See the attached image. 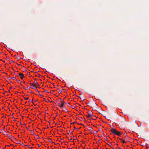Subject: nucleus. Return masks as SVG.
I'll return each instance as SVG.
<instances>
[{"label": "nucleus", "mask_w": 149, "mask_h": 149, "mask_svg": "<svg viewBox=\"0 0 149 149\" xmlns=\"http://www.w3.org/2000/svg\"><path fill=\"white\" fill-rule=\"evenodd\" d=\"M81 125H83L82 124H81Z\"/></svg>", "instance_id": "obj_40"}, {"label": "nucleus", "mask_w": 149, "mask_h": 149, "mask_svg": "<svg viewBox=\"0 0 149 149\" xmlns=\"http://www.w3.org/2000/svg\"><path fill=\"white\" fill-rule=\"evenodd\" d=\"M44 92L46 93H49V92L46 90H45L44 91Z\"/></svg>", "instance_id": "obj_16"}, {"label": "nucleus", "mask_w": 149, "mask_h": 149, "mask_svg": "<svg viewBox=\"0 0 149 149\" xmlns=\"http://www.w3.org/2000/svg\"><path fill=\"white\" fill-rule=\"evenodd\" d=\"M92 116H94V115H93L92 114H88L87 116V118L89 120H90V119H89V118H91V119H92L93 117Z\"/></svg>", "instance_id": "obj_3"}, {"label": "nucleus", "mask_w": 149, "mask_h": 149, "mask_svg": "<svg viewBox=\"0 0 149 149\" xmlns=\"http://www.w3.org/2000/svg\"><path fill=\"white\" fill-rule=\"evenodd\" d=\"M107 117H109V116H107Z\"/></svg>", "instance_id": "obj_39"}, {"label": "nucleus", "mask_w": 149, "mask_h": 149, "mask_svg": "<svg viewBox=\"0 0 149 149\" xmlns=\"http://www.w3.org/2000/svg\"><path fill=\"white\" fill-rule=\"evenodd\" d=\"M38 146L39 147L40 146V145H38Z\"/></svg>", "instance_id": "obj_27"}, {"label": "nucleus", "mask_w": 149, "mask_h": 149, "mask_svg": "<svg viewBox=\"0 0 149 149\" xmlns=\"http://www.w3.org/2000/svg\"><path fill=\"white\" fill-rule=\"evenodd\" d=\"M66 104V103L64 102L63 101H62L61 104L60 106V107L62 108H65V107L63 106V104Z\"/></svg>", "instance_id": "obj_5"}, {"label": "nucleus", "mask_w": 149, "mask_h": 149, "mask_svg": "<svg viewBox=\"0 0 149 149\" xmlns=\"http://www.w3.org/2000/svg\"><path fill=\"white\" fill-rule=\"evenodd\" d=\"M24 99L25 100H28L29 99V98H28V97H25L24 98Z\"/></svg>", "instance_id": "obj_18"}, {"label": "nucleus", "mask_w": 149, "mask_h": 149, "mask_svg": "<svg viewBox=\"0 0 149 149\" xmlns=\"http://www.w3.org/2000/svg\"><path fill=\"white\" fill-rule=\"evenodd\" d=\"M2 61L3 62H4V61H3V60H2Z\"/></svg>", "instance_id": "obj_38"}, {"label": "nucleus", "mask_w": 149, "mask_h": 149, "mask_svg": "<svg viewBox=\"0 0 149 149\" xmlns=\"http://www.w3.org/2000/svg\"><path fill=\"white\" fill-rule=\"evenodd\" d=\"M89 113H92V111H89Z\"/></svg>", "instance_id": "obj_21"}, {"label": "nucleus", "mask_w": 149, "mask_h": 149, "mask_svg": "<svg viewBox=\"0 0 149 149\" xmlns=\"http://www.w3.org/2000/svg\"><path fill=\"white\" fill-rule=\"evenodd\" d=\"M1 88H0V89H1V93H2L3 94H4V92L3 91L2 92L1 91V90H2V91H3V87H1Z\"/></svg>", "instance_id": "obj_8"}, {"label": "nucleus", "mask_w": 149, "mask_h": 149, "mask_svg": "<svg viewBox=\"0 0 149 149\" xmlns=\"http://www.w3.org/2000/svg\"><path fill=\"white\" fill-rule=\"evenodd\" d=\"M28 147H29V148H32V147L30 148V147H29V146Z\"/></svg>", "instance_id": "obj_28"}, {"label": "nucleus", "mask_w": 149, "mask_h": 149, "mask_svg": "<svg viewBox=\"0 0 149 149\" xmlns=\"http://www.w3.org/2000/svg\"><path fill=\"white\" fill-rule=\"evenodd\" d=\"M57 86L58 87V85H57Z\"/></svg>", "instance_id": "obj_35"}, {"label": "nucleus", "mask_w": 149, "mask_h": 149, "mask_svg": "<svg viewBox=\"0 0 149 149\" xmlns=\"http://www.w3.org/2000/svg\"><path fill=\"white\" fill-rule=\"evenodd\" d=\"M2 73H3L4 72H2Z\"/></svg>", "instance_id": "obj_33"}, {"label": "nucleus", "mask_w": 149, "mask_h": 149, "mask_svg": "<svg viewBox=\"0 0 149 149\" xmlns=\"http://www.w3.org/2000/svg\"><path fill=\"white\" fill-rule=\"evenodd\" d=\"M22 123H20V125H22Z\"/></svg>", "instance_id": "obj_31"}, {"label": "nucleus", "mask_w": 149, "mask_h": 149, "mask_svg": "<svg viewBox=\"0 0 149 149\" xmlns=\"http://www.w3.org/2000/svg\"><path fill=\"white\" fill-rule=\"evenodd\" d=\"M110 131L114 134L118 136H120L121 133V132L118 131L114 128L111 129Z\"/></svg>", "instance_id": "obj_1"}, {"label": "nucleus", "mask_w": 149, "mask_h": 149, "mask_svg": "<svg viewBox=\"0 0 149 149\" xmlns=\"http://www.w3.org/2000/svg\"><path fill=\"white\" fill-rule=\"evenodd\" d=\"M110 146L112 148V147L110 145Z\"/></svg>", "instance_id": "obj_32"}, {"label": "nucleus", "mask_w": 149, "mask_h": 149, "mask_svg": "<svg viewBox=\"0 0 149 149\" xmlns=\"http://www.w3.org/2000/svg\"><path fill=\"white\" fill-rule=\"evenodd\" d=\"M62 90H60V91L58 92L59 93V94L61 93V92H62Z\"/></svg>", "instance_id": "obj_19"}, {"label": "nucleus", "mask_w": 149, "mask_h": 149, "mask_svg": "<svg viewBox=\"0 0 149 149\" xmlns=\"http://www.w3.org/2000/svg\"><path fill=\"white\" fill-rule=\"evenodd\" d=\"M88 104H89V103H88V104H87L88 105Z\"/></svg>", "instance_id": "obj_34"}, {"label": "nucleus", "mask_w": 149, "mask_h": 149, "mask_svg": "<svg viewBox=\"0 0 149 149\" xmlns=\"http://www.w3.org/2000/svg\"><path fill=\"white\" fill-rule=\"evenodd\" d=\"M37 136H38V138H38V139H39V136H38V135H37Z\"/></svg>", "instance_id": "obj_22"}, {"label": "nucleus", "mask_w": 149, "mask_h": 149, "mask_svg": "<svg viewBox=\"0 0 149 149\" xmlns=\"http://www.w3.org/2000/svg\"><path fill=\"white\" fill-rule=\"evenodd\" d=\"M31 88L34 89H35L36 90V88H35V87L34 86H32V87H31Z\"/></svg>", "instance_id": "obj_14"}, {"label": "nucleus", "mask_w": 149, "mask_h": 149, "mask_svg": "<svg viewBox=\"0 0 149 149\" xmlns=\"http://www.w3.org/2000/svg\"><path fill=\"white\" fill-rule=\"evenodd\" d=\"M4 117V116H2V118H3V117Z\"/></svg>", "instance_id": "obj_26"}, {"label": "nucleus", "mask_w": 149, "mask_h": 149, "mask_svg": "<svg viewBox=\"0 0 149 149\" xmlns=\"http://www.w3.org/2000/svg\"><path fill=\"white\" fill-rule=\"evenodd\" d=\"M19 76H20V78L21 79H23V78L24 77V74L22 73H20L19 74Z\"/></svg>", "instance_id": "obj_7"}, {"label": "nucleus", "mask_w": 149, "mask_h": 149, "mask_svg": "<svg viewBox=\"0 0 149 149\" xmlns=\"http://www.w3.org/2000/svg\"><path fill=\"white\" fill-rule=\"evenodd\" d=\"M119 149H121L120 148H119Z\"/></svg>", "instance_id": "obj_37"}, {"label": "nucleus", "mask_w": 149, "mask_h": 149, "mask_svg": "<svg viewBox=\"0 0 149 149\" xmlns=\"http://www.w3.org/2000/svg\"><path fill=\"white\" fill-rule=\"evenodd\" d=\"M29 84L31 86H33V83H30Z\"/></svg>", "instance_id": "obj_13"}, {"label": "nucleus", "mask_w": 149, "mask_h": 149, "mask_svg": "<svg viewBox=\"0 0 149 149\" xmlns=\"http://www.w3.org/2000/svg\"><path fill=\"white\" fill-rule=\"evenodd\" d=\"M4 106H3V107H2V109H3V108H4Z\"/></svg>", "instance_id": "obj_24"}, {"label": "nucleus", "mask_w": 149, "mask_h": 149, "mask_svg": "<svg viewBox=\"0 0 149 149\" xmlns=\"http://www.w3.org/2000/svg\"><path fill=\"white\" fill-rule=\"evenodd\" d=\"M23 146H25L24 145H23Z\"/></svg>", "instance_id": "obj_36"}, {"label": "nucleus", "mask_w": 149, "mask_h": 149, "mask_svg": "<svg viewBox=\"0 0 149 149\" xmlns=\"http://www.w3.org/2000/svg\"><path fill=\"white\" fill-rule=\"evenodd\" d=\"M17 58L18 59H20V57L18 56H17Z\"/></svg>", "instance_id": "obj_20"}, {"label": "nucleus", "mask_w": 149, "mask_h": 149, "mask_svg": "<svg viewBox=\"0 0 149 149\" xmlns=\"http://www.w3.org/2000/svg\"><path fill=\"white\" fill-rule=\"evenodd\" d=\"M49 141L50 142H51V141Z\"/></svg>", "instance_id": "obj_41"}, {"label": "nucleus", "mask_w": 149, "mask_h": 149, "mask_svg": "<svg viewBox=\"0 0 149 149\" xmlns=\"http://www.w3.org/2000/svg\"><path fill=\"white\" fill-rule=\"evenodd\" d=\"M80 97L82 99L84 100V97L82 95L81 96V97Z\"/></svg>", "instance_id": "obj_10"}, {"label": "nucleus", "mask_w": 149, "mask_h": 149, "mask_svg": "<svg viewBox=\"0 0 149 149\" xmlns=\"http://www.w3.org/2000/svg\"><path fill=\"white\" fill-rule=\"evenodd\" d=\"M2 55H4V53L3 52H1V56Z\"/></svg>", "instance_id": "obj_15"}, {"label": "nucleus", "mask_w": 149, "mask_h": 149, "mask_svg": "<svg viewBox=\"0 0 149 149\" xmlns=\"http://www.w3.org/2000/svg\"><path fill=\"white\" fill-rule=\"evenodd\" d=\"M92 128L91 127H88V130H91Z\"/></svg>", "instance_id": "obj_11"}, {"label": "nucleus", "mask_w": 149, "mask_h": 149, "mask_svg": "<svg viewBox=\"0 0 149 149\" xmlns=\"http://www.w3.org/2000/svg\"><path fill=\"white\" fill-rule=\"evenodd\" d=\"M146 148L147 149H148V148L146 147Z\"/></svg>", "instance_id": "obj_29"}, {"label": "nucleus", "mask_w": 149, "mask_h": 149, "mask_svg": "<svg viewBox=\"0 0 149 149\" xmlns=\"http://www.w3.org/2000/svg\"><path fill=\"white\" fill-rule=\"evenodd\" d=\"M31 133L32 135H34V133L33 132V131L32 130L31 131Z\"/></svg>", "instance_id": "obj_12"}, {"label": "nucleus", "mask_w": 149, "mask_h": 149, "mask_svg": "<svg viewBox=\"0 0 149 149\" xmlns=\"http://www.w3.org/2000/svg\"><path fill=\"white\" fill-rule=\"evenodd\" d=\"M1 121H2V122H3V120H2Z\"/></svg>", "instance_id": "obj_25"}, {"label": "nucleus", "mask_w": 149, "mask_h": 149, "mask_svg": "<svg viewBox=\"0 0 149 149\" xmlns=\"http://www.w3.org/2000/svg\"><path fill=\"white\" fill-rule=\"evenodd\" d=\"M33 86H34L36 88H37V86L39 85L38 83L36 81H35L33 83Z\"/></svg>", "instance_id": "obj_4"}, {"label": "nucleus", "mask_w": 149, "mask_h": 149, "mask_svg": "<svg viewBox=\"0 0 149 149\" xmlns=\"http://www.w3.org/2000/svg\"><path fill=\"white\" fill-rule=\"evenodd\" d=\"M97 104L96 103V101H94L93 103H92V104L91 105V107H93V110H95V108H97Z\"/></svg>", "instance_id": "obj_2"}, {"label": "nucleus", "mask_w": 149, "mask_h": 149, "mask_svg": "<svg viewBox=\"0 0 149 149\" xmlns=\"http://www.w3.org/2000/svg\"><path fill=\"white\" fill-rule=\"evenodd\" d=\"M6 133V132L3 130V129L1 130V133H2L3 134H5Z\"/></svg>", "instance_id": "obj_6"}, {"label": "nucleus", "mask_w": 149, "mask_h": 149, "mask_svg": "<svg viewBox=\"0 0 149 149\" xmlns=\"http://www.w3.org/2000/svg\"><path fill=\"white\" fill-rule=\"evenodd\" d=\"M1 125L3 126V128H2V129H3V130H4V128H5V126H3V125L2 124V123H1Z\"/></svg>", "instance_id": "obj_17"}, {"label": "nucleus", "mask_w": 149, "mask_h": 149, "mask_svg": "<svg viewBox=\"0 0 149 149\" xmlns=\"http://www.w3.org/2000/svg\"><path fill=\"white\" fill-rule=\"evenodd\" d=\"M120 139L122 141V142L123 143H125L127 142L126 141H125L124 140H122V139Z\"/></svg>", "instance_id": "obj_9"}, {"label": "nucleus", "mask_w": 149, "mask_h": 149, "mask_svg": "<svg viewBox=\"0 0 149 149\" xmlns=\"http://www.w3.org/2000/svg\"><path fill=\"white\" fill-rule=\"evenodd\" d=\"M32 103H33V101H32Z\"/></svg>", "instance_id": "obj_42"}, {"label": "nucleus", "mask_w": 149, "mask_h": 149, "mask_svg": "<svg viewBox=\"0 0 149 149\" xmlns=\"http://www.w3.org/2000/svg\"><path fill=\"white\" fill-rule=\"evenodd\" d=\"M50 139L51 140H52L51 139Z\"/></svg>", "instance_id": "obj_30"}, {"label": "nucleus", "mask_w": 149, "mask_h": 149, "mask_svg": "<svg viewBox=\"0 0 149 149\" xmlns=\"http://www.w3.org/2000/svg\"><path fill=\"white\" fill-rule=\"evenodd\" d=\"M70 103H68V105H70Z\"/></svg>", "instance_id": "obj_23"}]
</instances>
